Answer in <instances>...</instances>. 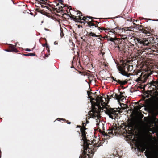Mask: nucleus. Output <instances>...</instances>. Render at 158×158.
Returning <instances> with one entry per match:
<instances>
[{"instance_id": "1", "label": "nucleus", "mask_w": 158, "mask_h": 158, "mask_svg": "<svg viewBox=\"0 0 158 158\" xmlns=\"http://www.w3.org/2000/svg\"><path fill=\"white\" fill-rule=\"evenodd\" d=\"M96 96H97L96 102L92 104V109L89 112V114L91 118H96L97 126L99 125L100 121V112L102 110L104 111L106 113L109 115V95H106L107 98L105 94H102L101 96L98 95L99 92H95L94 93Z\"/></svg>"}, {"instance_id": "2", "label": "nucleus", "mask_w": 158, "mask_h": 158, "mask_svg": "<svg viewBox=\"0 0 158 158\" xmlns=\"http://www.w3.org/2000/svg\"><path fill=\"white\" fill-rule=\"evenodd\" d=\"M86 128L85 126L81 128V131L82 134V139L84 141L83 150L82 149V154H81L79 158H90V156L88 153H92V147H93V145L90 143V141L86 139L85 131Z\"/></svg>"}, {"instance_id": "3", "label": "nucleus", "mask_w": 158, "mask_h": 158, "mask_svg": "<svg viewBox=\"0 0 158 158\" xmlns=\"http://www.w3.org/2000/svg\"><path fill=\"white\" fill-rule=\"evenodd\" d=\"M87 18H88L90 19H92L94 18L92 17L87 16V17L83 16L82 18L83 21H84L85 22L87 23L88 25L90 27H94L95 28L97 29L100 30H105L106 32L108 33L109 32V29L107 28H104L100 27L98 26V24L99 23L97 21H95L93 19L90 21L88 20V19H87Z\"/></svg>"}, {"instance_id": "4", "label": "nucleus", "mask_w": 158, "mask_h": 158, "mask_svg": "<svg viewBox=\"0 0 158 158\" xmlns=\"http://www.w3.org/2000/svg\"><path fill=\"white\" fill-rule=\"evenodd\" d=\"M127 121V122L125 123V131L128 134H132L136 125L135 119L134 118H132L128 119Z\"/></svg>"}, {"instance_id": "5", "label": "nucleus", "mask_w": 158, "mask_h": 158, "mask_svg": "<svg viewBox=\"0 0 158 158\" xmlns=\"http://www.w3.org/2000/svg\"><path fill=\"white\" fill-rule=\"evenodd\" d=\"M102 134L103 136H102V142L98 141L97 143L95 144L94 146L93 145V147H92V153H88V154H89V155H90V157L93 155L94 153V152L95 151V148H98L101 145H102V144L106 145L107 144L108 142V138H109V135L106 133L104 131H103L102 132Z\"/></svg>"}, {"instance_id": "6", "label": "nucleus", "mask_w": 158, "mask_h": 158, "mask_svg": "<svg viewBox=\"0 0 158 158\" xmlns=\"http://www.w3.org/2000/svg\"><path fill=\"white\" fill-rule=\"evenodd\" d=\"M147 158H158V150L151 147L144 152Z\"/></svg>"}, {"instance_id": "7", "label": "nucleus", "mask_w": 158, "mask_h": 158, "mask_svg": "<svg viewBox=\"0 0 158 158\" xmlns=\"http://www.w3.org/2000/svg\"><path fill=\"white\" fill-rule=\"evenodd\" d=\"M136 27L139 29V31L140 32H142L145 34L148 35H150V34H153L154 31L153 29H151L150 28L143 27L142 25L139 24H136L135 23H133Z\"/></svg>"}, {"instance_id": "8", "label": "nucleus", "mask_w": 158, "mask_h": 158, "mask_svg": "<svg viewBox=\"0 0 158 158\" xmlns=\"http://www.w3.org/2000/svg\"><path fill=\"white\" fill-rule=\"evenodd\" d=\"M130 65L124 62L121 66H118V69L119 73L123 75L127 76L128 74L126 71V69L128 71H130Z\"/></svg>"}, {"instance_id": "9", "label": "nucleus", "mask_w": 158, "mask_h": 158, "mask_svg": "<svg viewBox=\"0 0 158 158\" xmlns=\"http://www.w3.org/2000/svg\"><path fill=\"white\" fill-rule=\"evenodd\" d=\"M77 16H75L74 15L70 14L71 16H69L70 18L75 22H77L80 23L81 24L84 25L85 24V23L84 21H82V20L81 16H82V13L79 11H77Z\"/></svg>"}, {"instance_id": "10", "label": "nucleus", "mask_w": 158, "mask_h": 158, "mask_svg": "<svg viewBox=\"0 0 158 158\" xmlns=\"http://www.w3.org/2000/svg\"><path fill=\"white\" fill-rule=\"evenodd\" d=\"M155 39L153 37H150L147 39H142L141 40H139L141 42L143 46H149V45L155 43Z\"/></svg>"}, {"instance_id": "11", "label": "nucleus", "mask_w": 158, "mask_h": 158, "mask_svg": "<svg viewBox=\"0 0 158 158\" xmlns=\"http://www.w3.org/2000/svg\"><path fill=\"white\" fill-rule=\"evenodd\" d=\"M125 31V28H121L120 27H116L113 28L111 27L109 28V35H113V36H115V34L117 33H121Z\"/></svg>"}, {"instance_id": "12", "label": "nucleus", "mask_w": 158, "mask_h": 158, "mask_svg": "<svg viewBox=\"0 0 158 158\" xmlns=\"http://www.w3.org/2000/svg\"><path fill=\"white\" fill-rule=\"evenodd\" d=\"M151 74L148 72L141 73L140 77L136 79V81L138 82L141 81L142 83H144L147 81Z\"/></svg>"}, {"instance_id": "13", "label": "nucleus", "mask_w": 158, "mask_h": 158, "mask_svg": "<svg viewBox=\"0 0 158 158\" xmlns=\"http://www.w3.org/2000/svg\"><path fill=\"white\" fill-rule=\"evenodd\" d=\"M141 40L142 39L136 38L134 36H129L127 38L128 41L133 46L137 44V43L142 44L141 42L139 41V40Z\"/></svg>"}, {"instance_id": "14", "label": "nucleus", "mask_w": 158, "mask_h": 158, "mask_svg": "<svg viewBox=\"0 0 158 158\" xmlns=\"http://www.w3.org/2000/svg\"><path fill=\"white\" fill-rule=\"evenodd\" d=\"M111 36L109 35V44H111L114 47H115L116 45L119 43L120 39L119 38H117L115 37V36H113V35H111Z\"/></svg>"}, {"instance_id": "15", "label": "nucleus", "mask_w": 158, "mask_h": 158, "mask_svg": "<svg viewBox=\"0 0 158 158\" xmlns=\"http://www.w3.org/2000/svg\"><path fill=\"white\" fill-rule=\"evenodd\" d=\"M109 118L112 119L116 118V116L117 115L118 113H119V111L118 110L117 108H112L109 106Z\"/></svg>"}, {"instance_id": "16", "label": "nucleus", "mask_w": 158, "mask_h": 158, "mask_svg": "<svg viewBox=\"0 0 158 158\" xmlns=\"http://www.w3.org/2000/svg\"><path fill=\"white\" fill-rule=\"evenodd\" d=\"M87 93L89 98L90 99L92 106V104H93V103L96 102V98L97 97L93 93L90 91H87Z\"/></svg>"}, {"instance_id": "17", "label": "nucleus", "mask_w": 158, "mask_h": 158, "mask_svg": "<svg viewBox=\"0 0 158 158\" xmlns=\"http://www.w3.org/2000/svg\"><path fill=\"white\" fill-rule=\"evenodd\" d=\"M109 74H110V77L111 78V79H112V80H111L112 82H113L114 80L116 81L117 83H118V84H120L121 85H125L127 83V81H122L119 79L116 80L115 78L112 76V74H110V73Z\"/></svg>"}, {"instance_id": "18", "label": "nucleus", "mask_w": 158, "mask_h": 158, "mask_svg": "<svg viewBox=\"0 0 158 158\" xmlns=\"http://www.w3.org/2000/svg\"><path fill=\"white\" fill-rule=\"evenodd\" d=\"M137 148L139 151L143 153L147 149V146L145 143H141L138 145Z\"/></svg>"}, {"instance_id": "19", "label": "nucleus", "mask_w": 158, "mask_h": 158, "mask_svg": "<svg viewBox=\"0 0 158 158\" xmlns=\"http://www.w3.org/2000/svg\"><path fill=\"white\" fill-rule=\"evenodd\" d=\"M109 138L112 137L115 134V135H116V134L118 133L117 131V127H114L112 128H110L109 127Z\"/></svg>"}, {"instance_id": "20", "label": "nucleus", "mask_w": 158, "mask_h": 158, "mask_svg": "<svg viewBox=\"0 0 158 158\" xmlns=\"http://www.w3.org/2000/svg\"><path fill=\"white\" fill-rule=\"evenodd\" d=\"M8 48V49L6 50V51L8 52H17L18 51L17 49L14 46L11 44H9Z\"/></svg>"}, {"instance_id": "21", "label": "nucleus", "mask_w": 158, "mask_h": 158, "mask_svg": "<svg viewBox=\"0 0 158 158\" xmlns=\"http://www.w3.org/2000/svg\"><path fill=\"white\" fill-rule=\"evenodd\" d=\"M59 5V3H57L56 4V6H54V7H52V10L53 11H56L57 12H59L61 11H62L63 10V7L62 6H60L58 7H57V6H58Z\"/></svg>"}, {"instance_id": "22", "label": "nucleus", "mask_w": 158, "mask_h": 158, "mask_svg": "<svg viewBox=\"0 0 158 158\" xmlns=\"http://www.w3.org/2000/svg\"><path fill=\"white\" fill-rule=\"evenodd\" d=\"M131 27H125V31L124 32V33L125 34H126V35L127 36H131L130 35L131 34H132L131 33L132 30H129V28H131Z\"/></svg>"}, {"instance_id": "23", "label": "nucleus", "mask_w": 158, "mask_h": 158, "mask_svg": "<svg viewBox=\"0 0 158 158\" xmlns=\"http://www.w3.org/2000/svg\"><path fill=\"white\" fill-rule=\"evenodd\" d=\"M120 94L118 95L117 100L118 102H119L120 100H122L124 98V94L125 92H120Z\"/></svg>"}, {"instance_id": "24", "label": "nucleus", "mask_w": 158, "mask_h": 158, "mask_svg": "<svg viewBox=\"0 0 158 158\" xmlns=\"http://www.w3.org/2000/svg\"><path fill=\"white\" fill-rule=\"evenodd\" d=\"M154 109L158 114V100L156 101L153 105Z\"/></svg>"}, {"instance_id": "25", "label": "nucleus", "mask_w": 158, "mask_h": 158, "mask_svg": "<svg viewBox=\"0 0 158 158\" xmlns=\"http://www.w3.org/2000/svg\"><path fill=\"white\" fill-rule=\"evenodd\" d=\"M87 35L88 37H89L90 38H91V36L96 37H100L101 36V35H97L95 33L92 32H91L89 33L87 32Z\"/></svg>"}, {"instance_id": "26", "label": "nucleus", "mask_w": 158, "mask_h": 158, "mask_svg": "<svg viewBox=\"0 0 158 158\" xmlns=\"http://www.w3.org/2000/svg\"><path fill=\"white\" fill-rule=\"evenodd\" d=\"M118 95L116 93H113L112 94H109V100L111 98H114L117 100Z\"/></svg>"}, {"instance_id": "27", "label": "nucleus", "mask_w": 158, "mask_h": 158, "mask_svg": "<svg viewBox=\"0 0 158 158\" xmlns=\"http://www.w3.org/2000/svg\"><path fill=\"white\" fill-rule=\"evenodd\" d=\"M120 37H121V38L120 39V40H127V38H128V37L127 36V35H126V34H124L121 35H120Z\"/></svg>"}, {"instance_id": "28", "label": "nucleus", "mask_w": 158, "mask_h": 158, "mask_svg": "<svg viewBox=\"0 0 158 158\" xmlns=\"http://www.w3.org/2000/svg\"><path fill=\"white\" fill-rule=\"evenodd\" d=\"M23 55L25 56H35L36 54L35 53H29L27 54H23Z\"/></svg>"}, {"instance_id": "29", "label": "nucleus", "mask_w": 158, "mask_h": 158, "mask_svg": "<svg viewBox=\"0 0 158 158\" xmlns=\"http://www.w3.org/2000/svg\"><path fill=\"white\" fill-rule=\"evenodd\" d=\"M135 104H138V105L134 107V108L135 110H138L141 108L142 106L141 105L139 104L138 102L136 103Z\"/></svg>"}, {"instance_id": "30", "label": "nucleus", "mask_w": 158, "mask_h": 158, "mask_svg": "<svg viewBox=\"0 0 158 158\" xmlns=\"http://www.w3.org/2000/svg\"><path fill=\"white\" fill-rule=\"evenodd\" d=\"M57 120L59 121H60V120H62L63 121H64L65 122H66V123H67L68 124H70L71 123V122H69L68 120L66 121V120L65 119H64L63 118L60 119V118H58L57 119Z\"/></svg>"}, {"instance_id": "31", "label": "nucleus", "mask_w": 158, "mask_h": 158, "mask_svg": "<svg viewBox=\"0 0 158 158\" xmlns=\"http://www.w3.org/2000/svg\"><path fill=\"white\" fill-rule=\"evenodd\" d=\"M36 10L38 12H40L42 14H44L45 13V12L43 10L39 9H36Z\"/></svg>"}, {"instance_id": "32", "label": "nucleus", "mask_w": 158, "mask_h": 158, "mask_svg": "<svg viewBox=\"0 0 158 158\" xmlns=\"http://www.w3.org/2000/svg\"><path fill=\"white\" fill-rule=\"evenodd\" d=\"M158 79L157 80V81H152V82H151L150 83V84L152 85H158Z\"/></svg>"}, {"instance_id": "33", "label": "nucleus", "mask_w": 158, "mask_h": 158, "mask_svg": "<svg viewBox=\"0 0 158 158\" xmlns=\"http://www.w3.org/2000/svg\"><path fill=\"white\" fill-rule=\"evenodd\" d=\"M41 6V7L43 8H44V7H46L47 9H48L49 10H51V9L49 8V7H48L47 6H44V5H43L42 4H40Z\"/></svg>"}, {"instance_id": "34", "label": "nucleus", "mask_w": 158, "mask_h": 158, "mask_svg": "<svg viewBox=\"0 0 158 158\" xmlns=\"http://www.w3.org/2000/svg\"><path fill=\"white\" fill-rule=\"evenodd\" d=\"M144 119L145 121L147 122H148L149 121V119L147 117H145Z\"/></svg>"}, {"instance_id": "35", "label": "nucleus", "mask_w": 158, "mask_h": 158, "mask_svg": "<svg viewBox=\"0 0 158 158\" xmlns=\"http://www.w3.org/2000/svg\"><path fill=\"white\" fill-rule=\"evenodd\" d=\"M141 73V72L140 71H135L134 73L135 75H138L139 73Z\"/></svg>"}, {"instance_id": "36", "label": "nucleus", "mask_w": 158, "mask_h": 158, "mask_svg": "<svg viewBox=\"0 0 158 158\" xmlns=\"http://www.w3.org/2000/svg\"><path fill=\"white\" fill-rule=\"evenodd\" d=\"M24 50L26 51H31V49H29V48L24 49Z\"/></svg>"}, {"instance_id": "37", "label": "nucleus", "mask_w": 158, "mask_h": 158, "mask_svg": "<svg viewBox=\"0 0 158 158\" xmlns=\"http://www.w3.org/2000/svg\"><path fill=\"white\" fill-rule=\"evenodd\" d=\"M103 65H104V66H105V68L106 67H107V68H108V65L107 64L105 63V64H103Z\"/></svg>"}, {"instance_id": "38", "label": "nucleus", "mask_w": 158, "mask_h": 158, "mask_svg": "<svg viewBox=\"0 0 158 158\" xmlns=\"http://www.w3.org/2000/svg\"><path fill=\"white\" fill-rule=\"evenodd\" d=\"M59 2H60V3L62 4H63L62 2H63V1L62 0H57Z\"/></svg>"}, {"instance_id": "39", "label": "nucleus", "mask_w": 158, "mask_h": 158, "mask_svg": "<svg viewBox=\"0 0 158 158\" xmlns=\"http://www.w3.org/2000/svg\"><path fill=\"white\" fill-rule=\"evenodd\" d=\"M77 127H78L80 128L81 129V128H82V127L81 126H80V125H77ZM80 130H81V129H80Z\"/></svg>"}, {"instance_id": "40", "label": "nucleus", "mask_w": 158, "mask_h": 158, "mask_svg": "<svg viewBox=\"0 0 158 158\" xmlns=\"http://www.w3.org/2000/svg\"><path fill=\"white\" fill-rule=\"evenodd\" d=\"M158 53V48H157L156 49V50L154 51Z\"/></svg>"}, {"instance_id": "41", "label": "nucleus", "mask_w": 158, "mask_h": 158, "mask_svg": "<svg viewBox=\"0 0 158 158\" xmlns=\"http://www.w3.org/2000/svg\"><path fill=\"white\" fill-rule=\"evenodd\" d=\"M123 106H124V108H125L127 106V105L125 104H123Z\"/></svg>"}, {"instance_id": "42", "label": "nucleus", "mask_w": 158, "mask_h": 158, "mask_svg": "<svg viewBox=\"0 0 158 158\" xmlns=\"http://www.w3.org/2000/svg\"><path fill=\"white\" fill-rule=\"evenodd\" d=\"M109 93H110V94L111 95L113 94V93H114L113 92V91H111Z\"/></svg>"}, {"instance_id": "43", "label": "nucleus", "mask_w": 158, "mask_h": 158, "mask_svg": "<svg viewBox=\"0 0 158 158\" xmlns=\"http://www.w3.org/2000/svg\"><path fill=\"white\" fill-rule=\"evenodd\" d=\"M54 43V44L55 45L57 44V43L56 41H55Z\"/></svg>"}, {"instance_id": "44", "label": "nucleus", "mask_w": 158, "mask_h": 158, "mask_svg": "<svg viewBox=\"0 0 158 158\" xmlns=\"http://www.w3.org/2000/svg\"><path fill=\"white\" fill-rule=\"evenodd\" d=\"M110 23H114V21H112V20H111V22H110Z\"/></svg>"}, {"instance_id": "45", "label": "nucleus", "mask_w": 158, "mask_h": 158, "mask_svg": "<svg viewBox=\"0 0 158 158\" xmlns=\"http://www.w3.org/2000/svg\"><path fill=\"white\" fill-rule=\"evenodd\" d=\"M84 124H85V123H82L83 126H82V127H83L84 126H84Z\"/></svg>"}, {"instance_id": "46", "label": "nucleus", "mask_w": 158, "mask_h": 158, "mask_svg": "<svg viewBox=\"0 0 158 158\" xmlns=\"http://www.w3.org/2000/svg\"><path fill=\"white\" fill-rule=\"evenodd\" d=\"M106 37L107 38H108V36L106 35L105 36V37H104V38H106Z\"/></svg>"}, {"instance_id": "47", "label": "nucleus", "mask_w": 158, "mask_h": 158, "mask_svg": "<svg viewBox=\"0 0 158 158\" xmlns=\"http://www.w3.org/2000/svg\"><path fill=\"white\" fill-rule=\"evenodd\" d=\"M109 19H112V18H109Z\"/></svg>"}, {"instance_id": "48", "label": "nucleus", "mask_w": 158, "mask_h": 158, "mask_svg": "<svg viewBox=\"0 0 158 158\" xmlns=\"http://www.w3.org/2000/svg\"><path fill=\"white\" fill-rule=\"evenodd\" d=\"M89 122V121H87V122H86V123H88V122Z\"/></svg>"}, {"instance_id": "49", "label": "nucleus", "mask_w": 158, "mask_h": 158, "mask_svg": "<svg viewBox=\"0 0 158 158\" xmlns=\"http://www.w3.org/2000/svg\"><path fill=\"white\" fill-rule=\"evenodd\" d=\"M108 18H104V19H108Z\"/></svg>"}, {"instance_id": "50", "label": "nucleus", "mask_w": 158, "mask_h": 158, "mask_svg": "<svg viewBox=\"0 0 158 158\" xmlns=\"http://www.w3.org/2000/svg\"><path fill=\"white\" fill-rule=\"evenodd\" d=\"M94 18L95 19H98V18Z\"/></svg>"}, {"instance_id": "51", "label": "nucleus", "mask_w": 158, "mask_h": 158, "mask_svg": "<svg viewBox=\"0 0 158 158\" xmlns=\"http://www.w3.org/2000/svg\"><path fill=\"white\" fill-rule=\"evenodd\" d=\"M148 20H151V19H149Z\"/></svg>"}, {"instance_id": "52", "label": "nucleus", "mask_w": 158, "mask_h": 158, "mask_svg": "<svg viewBox=\"0 0 158 158\" xmlns=\"http://www.w3.org/2000/svg\"><path fill=\"white\" fill-rule=\"evenodd\" d=\"M61 36H62V35H61Z\"/></svg>"}, {"instance_id": "53", "label": "nucleus", "mask_w": 158, "mask_h": 158, "mask_svg": "<svg viewBox=\"0 0 158 158\" xmlns=\"http://www.w3.org/2000/svg\"><path fill=\"white\" fill-rule=\"evenodd\" d=\"M157 21H158V19L156 20Z\"/></svg>"}, {"instance_id": "54", "label": "nucleus", "mask_w": 158, "mask_h": 158, "mask_svg": "<svg viewBox=\"0 0 158 158\" xmlns=\"http://www.w3.org/2000/svg\"><path fill=\"white\" fill-rule=\"evenodd\" d=\"M100 19H102V18H100Z\"/></svg>"}]
</instances>
